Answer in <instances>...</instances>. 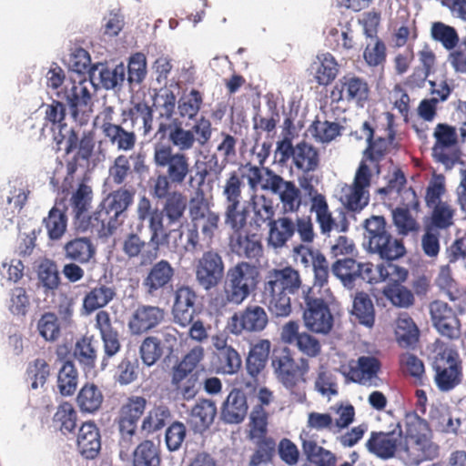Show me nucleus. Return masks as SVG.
Segmentation results:
<instances>
[{"mask_svg": "<svg viewBox=\"0 0 466 466\" xmlns=\"http://www.w3.org/2000/svg\"><path fill=\"white\" fill-rule=\"evenodd\" d=\"M149 193L157 200H165L162 208H153L149 198L144 196L138 200L137 215L138 220L147 221L151 232L149 243L155 245L157 250L167 237L164 222L167 221V226L180 224L187 208V198L182 192L171 189L162 196L157 193L156 187H150Z\"/></svg>", "mask_w": 466, "mask_h": 466, "instance_id": "1", "label": "nucleus"}, {"mask_svg": "<svg viewBox=\"0 0 466 466\" xmlns=\"http://www.w3.org/2000/svg\"><path fill=\"white\" fill-rule=\"evenodd\" d=\"M302 288L298 270L291 267L273 268L267 272L262 297L269 311L277 317H287L291 312L290 295Z\"/></svg>", "mask_w": 466, "mask_h": 466, "instance_id": "2", "label": "nucleus"}, {"mask_svg": "<svg viewBox=\"0 0 466 466\" xmlns=\"http://www.w3.org/2000/svg\"><path fill=\"white\" fill-rule=\"evenodd\" d=\"M153 161L157 167L163 170L150 179V187H156L157 193L167 194L172 187H181L188 180L191 184L193 171L189 157L182 152H174L170 146H157L154 148Z\"/></svg>", "mask_w": 466, "mask_h": 466, "instance_id": "3", "label": "nucleus"}, {"mask_svg": "<svg viewBox=\"0 0 466 466\" xmlns=\"http://www.w3.org/2000/svg\"><path fill=\"white\" fill-rule=\"evenodd\" d=\"M135 191L120 187L109 193L87 218L84 230L90 229L99 237H107L125 221L127 208L134 201Z\"/></svg>", "mask_w": 466, "mask_h": 466, "instance_id": "4", "label": "nucleus"}, {"mask_svg": "<svg viewBox=\"0 0 466 466\" xmlns=\"http://www.w3.org/2000/svg\"><path fill=\"white\" fill-rule=\"evenodd\" d=\"M272 367L278 380L289 391L291 400L302 403L306 400V374L309 370V360L300 358L296 362L288 348L274 353Z\"/></svg>", "mask_w": 466, "mask_h": 466, "instance_id": "5", "label": "nucleus"}, {"mask_svg": "<svg viewBox=\"0 0 466 466\" xmlns=\"http://www.w3.org/2000/svg\"><path fill=\"white\" fill-rule=\"evenodd\" d=\"M258 283V268L248 263L239 262L228 268L224 285L225 299L238 306L256 289Z\"/></svg>", "mask_w": 466, "mask_h": 466, "instance_id": "6", "label": "nucleus"}, {"mask_svg": "<svg viewBox=\"0 0 466 466\" xmlns=\"http://www.w3.org/2000/svg\"><path fill=\"white\" fill-rule=\"evenodd\" d=\"M261 181V169L251 164H247L241 168L228 173L222 185L224 205L242 203L246 183L251 194L257 192Z\"/></svg>", "mask_w": 466, "mask_h": 466, "instance_id": "7", "label": "nucleus"}, {"mask_svg": "<svg viewBox=\"0 0 466 466\" xmlns=\"http://www.w3.org/2000/svg\"><path fill=\"white\" fill-rule=\"evenodd\" d=\"M434 381L441 391H450L462 380V367L458 351L445 347L439 351L433 360Z\"/></svg>", "mask_w": 466, "mask_h": 466, "instance_id": "8", "label": "nucleus"}, {"mask_svg": "<svg viewBox=\"0 0 466 466\" xmlns=\"http://www.w3.org/2000/svg\"><path fill=\"white\" fill-rule=\"evenodd\" d=\"M191 225L200 230L205 240H212L218 229L219 215L212 210L202 192H198L188 203Z\"/></svg>", "mask_w": 466, "mask_h": 466, "instance_id": "9", "label": "nucleus"}, {"mask_svg": "<svg viewBox=\"0 0 466 466\" xmlns=\"http://www.w3.org/2000/svg\"><path fill=\"white\" fill-rule=\"evenodd\" d=\"M309 292V288L302 290L306 304L304 324L311 332L327 335L333 327V316L327 303L321 299H311Z\"/></svg>", "mask_w": 466, "mask_h": 466, "instance_id": "10", "label": "nucleus"}, {"mask_svg": "<svg viewBox=\"0 0 466 466\" xmlns=\"http://www.w3.org/2000/svg\"><path fill=\"white\" fill-rule=\"evenodd\" d=\"M370 181L371 170L366 161L362 160L352 184L344 189L342 200L348 209L360 211L369 204Z\"/></svg>", "mask_w": 466, "mask_h": 466, "instance_id": "11", "label": "nucleus"}, {"mask_svg": "<svg viewBox=\"0 0 466 466\" xmlns=\"http://www.w3.org/2000/svg\"><path fill=\"white\" fill-rule=\"evenodd\" d=\"M225 265L222 257L216 250L205 251L196 260L195 275L198 284L205 290L216 288L224 277Z\"/></svg>", "mask_w": 466, "mask_h": 466, "instance_id": "12", "label": "nucleus"}, {"mask_svg": "<svg viewBox=\"0 0 466 466\" xmlns=\"http://www.w3.org/2000/svg\"><path fill=\"white\" fill-rule=\"evenodd\" d=\"M433 137L436 139L433 157L447 168H451L460 159V151L456 148V129L447 124H438Z\"/></svg>", "mask_w": 466, "mask_h": 466, "instance_id": "13", "label": "nucleus"}, {"mask_svg": "<svg viewBox=\"0 0 466 466\" xmlns=\"http://www.w3.org/2000/svg\"><path fill=\"white\" fill-rule=\"evenodd\" d=\"M268 322L264 308L258 305H248L243 310L236 312L228 322V330L235 335L243 331L259 332Z\"/></svg>", "mask_w": 466, "mask_h": 466, "instance_id": "14", "label": "nucleus"}, {"mask_svg": "<svg viewBox=\"0 0 466 466\" xmlns=\"http://www.w3.org/2000/svg\"><path fill=\"white\" fill-rule=\"evenodd\" d=\"M92 84L86 78L79 79L78 81H70L66 84L61 91H57L56 95L61 99H64L70 110L72 116L76 119L79 112H85L91 106Z\"/></svg>", "mask_w": 466, "mask_h": 466, "instance_id": "15", "label": "nucleus"}, {"mask_svg": "<svg viewBox=\"0 0 466 466\" xmlns=\"http://www.w3.org/2000/svg\"><path fill=\"white\" fill-rule=\"evenodd\" d=\"M401 441L402 430L400 424L397 423L390 431H372L365 447L370 453L386 460L394 457L397 451L400 453V449L403 446Z\"/></svg>", "mask_w": 466, "mask_h": 466, "instance_id": "16", "label": "nucleus"}, {"mask_svg": "<svg viewBox=\"0 0 466 466\" xmlns=\"http://www.w3.org/2000/svg\"><path fill=\"white\" fill-rule=\"evenodd\" d=\"M439 445L433 442L431 435L404 442L400 449V457L409 466H418L423 461L434 460L439 456Z\"/></svg>", "mask_w": 466, "mask_h": 466, "instance_id": "17", "label": "nucleus"}, {"mask_svg": "<svg viewBox=\"0 0 466 466\" xmlns=\"http://www.w3.org/2000/svg\"><path fill=\"white\" fill-rule=\"evenodd\" d=\"M166 317L165 309L151 305H140L132 313L128 329L134 335H140L158 326Z\"/></svg>", "mask_w": 466, "mask_h": 466, "instance_id": "18", "label": "nucleus"}, {"mask_svg": "<svg viewBox=\"0 0 466 466\" xmlns=\"http://www.w3.org/2000/svg\"><path fill=\"white\" fill-rule=\"evenodd\" d=\"M123 124L130 121L131 128L141 137H147L153 131V109L146 102L134 103L131 107L122 112Z\"/></svg>", "mask_w": 466, "mask_h": 466, "instance_id": "19", "label": "nucleus"}, {"mask_svg": "<svg viewBox=\"0 0 466 466\" xmlns=\"http://www.w3.org/2000/svg\"><path fill=\"white\" fill-rule=\"evenodd\" d=\"M159 135L160 137H167L170 144L177 149V152L185 153L191 150L197 141L190 132L189 128H185L182 126L181 120H173L171 125L162 124L158 127L156 137Z\"/></svg>", "mask_w": 466, "mask_h": 466, "instance_id": "20", "label": "nucleus"}, {"mask_svg": "<svg viewBox=\"0 0 466 466\" xmlns=\"http://www.w3.org/2000/svg\"><path fill=\"white\" fill-rule=\"evenodd\" d=\"M174 274L175 269L171 264L167 260L161 259L149 268L143 280V287L147 293L154 296L169 285Z\"/></svg>", "mask_w": 466, "mask_h": 466, "instance_id": "21", "label": "nucleus"}, {"mask_svg": "<svg viewBox=\"0 0 466 466\" xmlns=\"http://www.w3.org/2000/svg\"><path fill=\"white\" fill-rule=\"evenodd\" d=\"M335 90L339 91V99L354 102L360 106H363V103L369 97L367 82L354 76H343L335 86Z\"/></svg>", "mask_w": 466, "mask_h": 466, "instance_id": "22", "label": "nucleus"}, {"mask_svg": "<svg viewBox=\"0 0 466 466\" xmlns=\"http://www.w3.org/2000/svg\"><path fill=\"white\" fill-rule=\"evenodd\" d=\"M126 67L119 64L111 68L104 64H96L89 69V81L92 86L101 85L106 89H113L125 80Z\"/></svg>", "mask_w": 466, "mask_h": 466, "instance_id": "23", "label": "nucleus"}, {"mask_svg": "<svg viewBox=\"0 0 466 466\" xmlns=\"http://www.w3.org/2000/svg\"><path fill=\"white\" fill-rule=\"evenodd\" d=\"M196 294L189 287H181L176 291L173 315L181 327L191 324L195 314Z\"/></svg>", "mask_w": 466, "mask_h": 466, "instance_id": "24", "label": "nucleus"}, {"mask_svg": "<svg viewBox=\"0 0 466 466\" xmlns=\"http://www.w3.org/2000/svg\"><path fill=\"white\" fill-rule=\"evenodd\" d=\"M63 251L66 259L84 265L94 259L96 248L91 238L76 237L65 243Z\"/></svg>", "mask_w": 466, "mask_h": 466, "instance_id": "25", "label": "nucleus"}, {"mask_svg": "<svg viewBox=\"0 0 466 466\" xmlns=\"http://www.w3.org/2000/svg\"><path fill=\"white\" fill-rule=\"evenodd\" d=\"M248 409L245 393L239 390H233L223 403L222 420L230 424L240 423L246 418Z\"/></svg>", "mask_w": 466, "mask_h": 466, "instance_id": "26", "label": "nucleus"}, {"mask_svg": "<svg viewBox=\"0 0 466 466\" xmlns=\"http://www.w3.org/2000/svg\"><path fill=\"white\" fill-rule=\"evenodd\" d=\"M216 415V403L211 400L202 399L192 407L188 415V424L194 431L202 432L213 423Z\"/></svg>", "mask_w": 466, "mask_h": 466, "instance_id": "27", "label": "nucleus"}, {"mask_svg": "<svg viewBox=\"0 0 466 466\" xmlns=\"http://www.w3.org/2000/svg\"><path fill=\"white\" fill-rule=\"evenodd\" d=\"M248 207L252 212L250 225L256 228L269 226L275 220L272 201L264 195H258L257 192L249 194Z\"/></svg>", "mask_w": 466, "mask_h": 466, "instance_id": "28", "label": "nucleus"}, {"mask_svg": "<svg viewBox=\"0 0 466 466\" xmlns=\"http://www.w3.org/2000/svg\"><path fill=\"white\" fill-rule=\"evenodd\" d=\"M200 373L201 371L189 373L172 368L171 385L183 400H192L198 394L201 385Z\"/></svg>", "mask_w": 466, "mask_h": 466, "instance_id": "29", "label": "nucleus"}, {"mask_svg": "<svg viewBox=\"0 0 466 466\" xmlns=\"http://www.w3.org/2000/svg\"><path fill=\"white\" fill-rule=\"evenodd\" d=\"M229 246L234 253L247 258H258L262 254L261 242L255 234L232 233Z\"/></svg>", "mask_w": 466, "mask_h": 466, "instance_id": "30", "label": "nucleus"}, {"mask_svg": "<svg viewBox=\"0 0 466 466\" xmlns=\"http://www.w3.org/2000/svg\"><path fill=\"white\" fill-rule=\"evenodd\" d=\"M310 71L319 85L326 86L337 76L339 66L331 54L322 53L316 56L310 66Z\"/></svg>", "mask_w": 466, "mask_h": 466, "instance_id": "31", "label": "nucleus"}, {"mask_svg": "<svg viewBox=\"0 0 466 466\" xmlns=\"http://www.w3.org/2000/svg\"><path fill=\"white\" fill-rule=\"evenodd\" d=\"M78 450L86 459H93L99 452L101 441L99 431L93 422L84 423L77 436Z\"/></svg>", "mask_w": 466, "mask_h": 466, "instance_id": "32", "label": "nucleus"}, {"mask_svg": "<svg viewBox=\"0 0 466 466\" xmlns=\"http://www.w3.org/2000/svg\"><path fill=\"white\" fill-rule=\"evenodd\" d=\"M104 136L111 145L119 151H131L137 142V136L133 130H127L118 124H106L100 127Z\"/></svg>", "mask_w": 466, "mask_h": 466, "instance_id": "33", "label": "nucleus"}, {"mask_svg": "<svg viewBox=\"0 0 466 466\" xmlns=\"http://www.w3.org/2000/svg\"><path fill=\"white\" fill-rule=\"evenodd\" d=\"M176 105L177 101L175 94L169 89H161L154 97L153 106L157 113V127L165 124L171 125L173 120H179L175 117Z\"/></svg>", "mask_w": 466, "mask_h": 466, "instance_id": "34", "label": "nucleus"}, {"mask_svg": "<svg viewBox=\"0 0 466 466\" xmlns=\"http://www.w3.org/2000/svg\"><path fill=\"white\" fill-rule=\"evenodd\" d=\"M147 243L137 234L130 233L123 240L122 250L129 258L140 256L141 265L151 263L157 257L158 248L153 245L152 249H145Z\"/></svg>", "mask_w": 466, "mask_h": 466, "instance_id": "35", "label": "nucleus"}, {"mask_svg": "<svg viewBox=\"0 0 466 466\" xmlns=\"http://www.w3.org/2000/svg\"><path fill=\"white\" fill-rule=\"evenodd\" d=\"M310 211L315 214L316 221L322 234H329L331 231H344L345 225H340L333 218L329 208L326 198H319L310 205Z\"/></svg>", "mask_w": 466, "mask_h": 466, "instance_id": "36", "label": "nucleus"}, {"mask_svg": "<svg viewBox=\"0 0 466 466\" xmlns=\"http://www.w3.org/2000/svg\"><path fill=\"white\" fill-rule=\"evenodd\" d=\"M380 367V364L375 357L361 356L358 359L357 368H352L350 371V380L364 386H372V380L377 377Z\"/></svg>", "mask_w": 466, "mask_h": 466, "instance_id": "37", "label": "nucleus"}, {"mask_svg": "<svg viewBox=\"0 0 466 466\" xmlns=\"http://www.w3.org/2000/svg\"><path fill=\"white\" fill-rule=\"evenodd\" d=\"M268 227V243L275 249L283 248L295 234V223L288 217L275 219Z\"/></svg>", "mask_w": 466, "mask_h": 466, "instance_id": "38", "label": "nucleus"}, {"mask_svg": "<svg viewBox=\"0 0 466 466\" xmlns=\"http://www.w3.org/2000/svg\"><path fill=\"white\" fill-rule=\"evenodd\" d=\"M92 200V188L86 184H80L77 189L73 192L69 200L75 218L80 222L83 228L87 222L88 217L86 215L91 207Z\"/></svg>", "mask_w": 466, "mask_h": 466, "instance_id": "39", "label": "nucleus"}, {"mask_svg": "<svg viewBox=\"0 0 466 466\" xmlns=\"http://www.w3.org/2000/svg\"><path fill=\"white\" fill-rule=\"evenodd\" d=\"M116 297L113 287L100 284L93 288L83 299V309L86 314L106 307Z\"/></svg>", "mask_w": 466, "mask_h": 466, "instance_id": "40", "label": "nucleus"}, {"mask_svg": "<svg viewBox=\"0 0 466 466\" xmlns=\"http://www.w3.org/2000/svg\"><path fill=\"white\" fill-rule=\"evenodd\" d=\"M293 163L295 167L303 173H310L318 168L319 165V156L313 146L301 142L295 147Z\"/></svg>", "mask_w": 466, "mask_h": 466, "instance_id": "41", "label": "nucleus"}, {"mask_svg": "<svg viewBox=\"0 0 466 466\" xmlns=\"http://www.w3.org/2000/svg\"><path fill=\"white\" fill-rule=\"evenodd\" d=\"M395 335L398 343L403 348L413 347L419 339V329L407 313H401L397 321Z\"/></svg>", "mask_w": 466, "mask_h": 466, "instance_id": "42", "label": "nucleus"}, {"mask_svg": "<svg viewBox=\"0 0 466 466\" xmlns=\"http://www.w3.org/2000/svg\"><path fill=\"white\" fill-rule=\"evenodd\" d=\"M383 240L377 244H369L368 249L371 253L380 255L381 258L394 260L405 254V248L401 240L393 238L389 233L383 236Z\"/></svg>", "mask_w": 466, "mask_h": 466, "instance_id": "43", "label": "nucleus"}, {"mask_svg": "<svg viewBox=\"0 0 466 466\" xmlns=\"http://www.w3.org/2000/svg\"><path fill=\"white\" fill-rule=\"evenodd\" d=\"M383 240L377 244H369L368 249L371 253L380 255L381 258L394 260L405 254V248L401 240L393 238L389 233L383 236Z\"/></svg>", "mask_w": 466, "mask_h": 466, "instance_id": "44", "label": "nucleus"}, {"mask_svg": "<svg viewBox=\"0 0 466 466\" xmlns=\"http://www.w3.org/2000/svg\"><path fill=\"white\" fill-rule=\"evenodd\" d=\"M147 400L140 396H133L127 399L120 410L118 424L137 428V423L144 413Z\"/></svg>", "mask_w": 466, "mask_h": 466, "instance_id": "45", "label": "nucleus"}, {"mask_svg": "<svg viewBox=\"0 0 466 466\" xmlns=\"http://www.w3.org/2000/svg\"><path fill=\"white\" fill-rule=\"evenodd\" d=\"M269 350L270 342L268 339H262L251 348L246 364L250 376L256 377L265 368Z\"/></svg>", "mask_w": 466, "mask_h": 466, "instance_id": "46", "label": "nucleus"}, {"mask_svg": "<svg viewBox=\"0 0 466 466\" xmlns=\"http://www.w3.org/2000/svg\"><path fill=\"white\" fill-rule=\"evenodd\" d=\"M352 315L361 325L371 328L375 322V309L370 296L358 292L353 299Z\"/></svg>", "mask_w": 466, "mask_h": 466, "instance_id": "47", "label": "nucleus"}, {"mask_svg": "<svg viewBox=\"0 0 466 466\" xmlns=\"http://www.w3.org/2000/svg\"><path fill=\"white\" fill-rule=\"evenodd\" d=\"M248 212L242 203L224 205V223L233 233L241 232L247 226Z\"/></svg>", "mask_w": 466, "mask_h": 466, "instance_id": "48", "label": "nucleus"}, {"mask_svg": "<svg viewBox=\"0 0 466 466\" xmlns=\"http://www.w3.org/2000/svg\"><path fill=\"white\" fill-rule=\"evenodd\" d=\"M203 105V95L197 89H191L177 100V112L181 118L193 120L198 117Z\"/></svg>", "mask_w": 466, "mask_h": 466, "instance_id": "49", "label": "nucleus"}, {"mask_svg": "<svg viewBox=\"0 0 466 466\" xmlns=\"http://www.w3.org/2000/svg\"><path fill=\"white\" fill-rule=\"evenodd\" d=\"M331 270L344 287L352 289L358 279L360 262L352 258L339 259L332 265Z\"/></svg>", "mask_w": 466, "mask_h": 466, "instance_id": "50", "label": "nucleus"}, {"mask_svg": "<svg viewBox=\"0 0 466 466\" xmlns=\"http://www.w3.org/2000/svg\"><path fill=\"white\" fill-rule=\"evenodd\" d=\"M103 401V394L95 384H86L78 392L76 402L83 412L96 411Z\"/></svg>", "mask_w": 466, "mask_h": 466, "instance_id": "51", "label": "nucleus"}, {"mask_svg": "<svg viewBox=\"0 0 466 466\" xmlns=\"http://www.w3.org/2000/svg\"><path fill=\"white\" fill-rule=\"evenodd\" d=\"M43 223L50 239L58 240L65 234L67 227V218L57 206L53 207Z\"/></svg>", "mask_w": 466, "mask_h": 466, "instance_id": "52", "label": "nucleus"}, {"mask_svg": "<svg viewBox=\"0 0 466 466\" xmlns=\"http://www.w3.org/2000/svg\"><path fill=\"white\" fill-rule=\"evenodd\" d=\"M160 457L151 441H144L133 451L134 466H159Z\"/></svg>", "mask_w": 466, "mask_h": 466, "instance_id": "53", "label": "nucleus"}, {"mask_svg": "<svg viewBox=\"0 0 466 466\" xmlns=\"http://www.w3.org/2000/svg\"><path fill=\"white\" fill-rule=\"evenodd\" d=\"M171 420V412L165 405H157L151 409L142 421V430L151 433L164 428Z\"/></svg>", "mask_w": 466, "mask_h": 466, "instance_id": "54", "label": "nucleus"}, {"mask_svg": "<svg viewBox=\"0 0 466 466\" xmlns=\"http://www.w3.org/2000/svg\"><path fill=\"white\" fill-rule=\"evenodd\" d=\"M97 341L93 337H83L75 348V357L85 369H92L96 360Z\"/></svg>", "mask_w": 466, "mask_h": 466, "instance_id": "55", "label": "nucleus"}, {"mask_svg": "<svg viewBox=\"0 0 466 466\" xmlns=\"http://www.w3.org/2000/svg\"><path fill=\"white\" fill-rule=\"evenodd\" d=\"M433 40L440 42L447 50H453L459 43V35L454 27L442 22H434L431 27Z\"/></svg>", "mask_w": 466, "mask_h": 466, "instance_id": "56", "label": "nucleus"}, {"mask_svg": "<svg viewBox=\"0 0 466 466\" xmlns=\"http://www.w3.org/2000/svg\"><path fill=\"white\" fill-rule=\"evenodd\" d=\"M78 382L77 371L71 361H66L60 368L57 377V387L64 396L73 395Z\"/></svg>", "mask_w": 466, "mask_h": 466, "instance_id": "57", "label": "nucleus"}, {"mask_svg": "<svg viewBox=\"0 0 466 466\" xmlns=\"http://www.w3.org/2000/svg\"><path fill=\"white\" fill-rule=\"evenodd\" d=\"M405 442L412 441L426 435H431L428 422L416 412L405 416Z\"/></svg>", "mask_w": 466, "mask_h": 466, "instance_id": "58", "label": "nucleus"}, {"mask_svg": "<svg viewBox=\"0 0 466 466\" xmlns=\"http://www.w3.org/2000/svg\"><path fill=\"white\" fill-rule=\"evenodd\" d=\"M278 196L284 213L299 211L302 202L301 192L292 181H289Z\"/></svg>", "mask_w": 466, "mask_h": 466, "instance_id": "59", "label": "nucleus"}, {"mask_svg": "<svg viewBox=\"0 0 466 466\" xmlns=\"http://www.w3.org/2000/svg\"><path fill=\"white\" fill-rule=\"evenodd\" d=\"M222 140L217 147V152L221 157V164L218 165V159L217 157H213V158L216 159V169L215 172L220 173L222 169L226 167V165L233 161L237 157V139L228 134V133H221Z\"/></svg>", "mask_w": 466, "mask_h": 466, "instance_id": "60", "label": "nucleus"}, {"mask_svg": "<svg viewBox=\"0 0 466 466\" xmlns=\"http://www.w3.org/2000/svg\"><path fill=\"white\" fill-rule=\"evenodd\" d=\"M385 297L390 302L400 308H408L413 304L414 297L412 292L406 287L393 283L387 286L383 291Z\"/></svg>", "mask_w": 466, "mask_h": 466, "instance_id": "61", "label": "nucleus"}, {"mask_svg": "<svg viewBox=\"0 0 466 466\" xmlns=\"http://www.w3.org/2000/svg\"><path fill=\"white\" fill-rule=\"evenodd\" d=\"M249 437L251 440L267 439L268 415L262 405H257L250 413Z\"/></svg>", "mask_w": 466, "mask_h": 466, "instance_id": "62", "label": "nucleus"}, {"mask_svg": "<svg viewBox=\"0 0 466 466\" xmlns=\"http://www.w3.org/2000/svg\"><path fill=\"white\" fill-rule=\"evenodd\" d=\"M341 127L335 122L316 121L313 123L310 133L318 142L329 143L340 135Z\"/></svg>", "mask_w": 466, "mask_h": 466, "instance_id": "63", "label": "nucleus"}, {"mask_svg": "<svg viewBox=\"0 0 466 466\" xmlns=\"http://www.w3.org/2000/svg\"><path fill=\"white\" fill-rule=\"evenodd\" d=\"M54 422L59 425L63 433L72 432L76 426V411L70 403L64 402L55 413Z\"/></svg>", "mask_w": 466, "mask_h": 466, "instance_id": "64", "label": "nucleus"}]
</instances>
